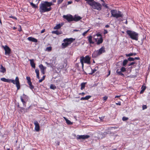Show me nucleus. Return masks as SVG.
<instances>
[{
	"label": "nucleus",
	"instance_id": "obj_1",
	"mask_svg": "<svg viewBox=\"0 0 150 150\" xmlns=\"http://www.w3.org/2000/svg\"><path fill=\"white\" fill-rule=\"evenodd\" d=\"M54 5L52 2L44 1L40 5L39 11L40 13H42L50 11L52 9L51 6Z\"/></svg>",
	"mask_w": 150,
	"mask_h": 150
},
{
	"label": "nucleus",
	"instance_id": "obj_2",
	"mask_svg": "<svg viewBox=\"0 0 150 150\" xmlns=\"http://www.w3.org/2000/svg\"><path fill=\"white\" fill-rule=\"evenodd\" d=\"M126 33L132 39L136 41L138 40V34L137 33L130 30H127Z\"/></svg>",
	"mask_w": 150,
	"mask_h": 150
},
{
	"label": "nucleus",
	"instance_id": "obj_3",
	"mask_svg": "<svg viewBox=\"0 0 150 150\" xmlns=\"http://www.w3.org/2000/svg\"><path fill=\"white\" fill-rule=\"evenodd\" d=\"M112 16L117 18L120 17H122L123 16V14L119 11H117L116 10H112L110 11Z\"/></svg>",
	"mask_w": 150,
	"mask_h": 150
},
{
	"label": "nucleus",
	"instance_id": "obj_4",
	"mask_svg": "<svg viewBox=\"0 0 150 150\" xmlns=\"http://www.w3.org/2000/svg\"><path fill=\"white\" fill-rule=\"evenodd\" d=\"M88 4L89 5L91 6L94 9L100 11L102 9L101 5L98 2L94 1L93 2V3Z\"/></svg>",
	"mask_w": 150,
	"mask_h": 150
},
{
	"label": "nucleus",
	"instance_id": "obj_5",
	"mask_svg": "<svg viewBox=\"0 0 150 150\" xmlns=\"http://www.w3.org/2000/svg\"><path fill=\"white\" fill-rule=\"evenodd\" d=\"M7 82L8 83H12L13 84H15L17 88V90H19L20 88L19 78L18 76L16 77L15 80L10 79H7Z\"/></svg>",
	"mask_w": 150,
	"mask_h": 150
},
{
	"label": "nucleus",
	"instance_id": "obj_6",
	"mask_svg": "<svg viewBox=\"0 0 150 150\" xmlns=\"http://www.w3.org/2000/svg\"><path fill=\"white\" fill-rule=\"evenodd\" d=\"M72 38H66L63 41L65 42L62 44V47L63 48H65L67 47L69 44H71L73 41L74 40Z\"/></svg>",
	"mask_w": 150,
	"mask_h": 150
},
{
	"label": "nucleus",
	"instance_id": "obj_7",
	"mask_svg": "<svg viewBox=\"0 0 150 150\" xmlns=\"http://www.w3.org/2000/svg\"><path fill=\"white\" fill-rule=\"evenodd\" d=\"M105 48L104 47H102L99 50L95 52L92 54L93 57H96L99 55L101 54L102 53L105 52Z\"/></svg>",
	"mask_w": 150,
	"mask_h": 150
},
{
	"label": "nucleus",
	"instance_id": "obj_8",
	"mask_svg": "<svg viewBox=\"0 0 150 150\" xmlns=\"http://www.w3.org/2000/svg\"><path fill=\"white\" fill-rule=\"evenodd\" d=\"M28 97L25 94H23L22 96H20V99L24 107H26V103L28 100Z\"/></svg>",
	"mask_w": 150,
	"mask_h": 150
},
{
	"label": "nucleus",
	"instance_id": "obj_9",
	"mask_svg": "<svg viewBox=\"0 0 150 150\" xmlns=\"http://www.w3.org/2000/svg\"><path fill=\"white\" fill-rule=\"evenodd\" d=\"M83 62V63H87L88 64H91L90 62V58L87 55L85 57H81L80 58V60L81 61V60Z\"/></svg>",
	"mask_w": 150,
	"mask_h": 150
},
{
	"label": "nucleus",
	"instance_id": "obj_10",
	"mask_svg": "<svg viewBox=\"0 0 150 150\" xmlns=\"http://www.w3.org/2000/svg\"><path fill=\"white\" fill-rule=\"evenodd\" d=\"M2 47L4 48L5 50V54L6 55H9L11 52V49L9 47L6 45L5 46L3 45L2 46Z\"/></svg>",
	"mask_w": 150,
	"mask_h": 150
},
{
	"label": "nucleus",
	"instance_id": "obj_11",
	"mask_svg": "<svg viewBox=\"0 0 150 150\" xmlns=\"http://www.w3.org/2000/svg\"><path fill=\"white\" fill-rule=\"evenodd\" d=\"M90 136L88 135H77V139H83L85 140L88 139L89 138Z\"/></svg>",
	"mask_w": 150,
	"mask_h": 150
},
{
	"label": "nucleus",
	"instance_id": "obj_12",
	"mask_svg": "<svg viewBox=\"0 0 150 150\" xmlns=\"http://www.w3.org/2000/svg\"><path fill=\"white\" fill-rule=\"evenodd\" d=\"M63 18L67 20L68 22H71L73 21V17L71 15H64Z\"/></svg>",
	"mask_w": 150,
	"mask_h": 150
},
{
	"label": "nucleus",
	"instance_id": "obj_13",
	"mask_svg": "<svg viewBox=\"0 0 150 150\" xmlns=\"http://www.w3.org/2000/svg\"><path fill=\"white\" fill-rule=\"evenodd\" d=\"M39 67L41 70L42 73L43 74H44L45 73V70L46 69V67H44L42 64L40 65H39Z\"/></svg>",
	"mask_w": 150,
	"mask_h": 150
},
{
	"label": "nucleus",
	"instance_id": "obj_14",
	"mask_svg": "<svg viewBox=\"0 0 150 150\" xmlns=\"http://www.w3.org/2000/svg\"><path fill=\"white\" fill-rule=\"evenodd\" d=\"M34 124L35 126V129L37 131H38L39 129V125L38 122L37 121H35L34 122Z\"/></svg>",
	"mask_w": 150,
	"mask_h": 150
},
{
	"label": "nucleus",
	"instance_id": "obj_15",
	"mask_svg": "<svg viewBox=\"0 0 150 150\" xmlns=\"http://www.w3.org/2000/svg\"><path fill=\"white\" fill-rule=\"evenodd\" d=\"M30 61V64L31 66L33 68L35 69V64L34 62L33 59H30L29 60Z\"/></svg>",
	"mask_w": 150,
	"mask_h": 150
},
{
	"label": "nucleus",
	"instance_id": "obj_16",
	"mask_svg": "<svg viewBox=\"0 0 150 150\" xmlns=\"http://www.w3.org/2000/svg\"><path fill=\"white\" fill-rule=\"evenodd\" d=\"M27 39L30 41L33 42H38V40L37 39L32 37H28Z\"/></svg>",
	"mask_w": 150,
	"mask_h": 150
},
{
	"label": "nucleus",
	"instance_id": "obj_17",
	"mask_svg": "<svg viewBox=\"0 0 150 150\" xmlns=\"http://www.w3.org/2000/svg\"><path fill=\"white\" fill-rule=\"evenodd\" d=\"M81 19V18L80 16L75 15L74 18L73 17V21H77L80 20Z\"/></svg>",
	"mask_w": 150,
	"mask_h": 150
},
{
	"label": "nucleus",
	"instance_id": "obj_18",
	"mask_svg": "<svg viewBox=\"0 0 150 150\" xmlns=\"http://www.w3.org/2000/svg\"><path fill=\"white\" fill-rule=\"evenodd\" d=\"M87 38H88V41L90 44H93L94 43V42L92 40V37L91 36H89V37H88Z\"/></svg>",
	"mask_w": 150,
	"mask_h": 150
},
{
	"label": "nucleus",
	"instance_id": "obj_19",
	"mask_svg": "<svg viewBox=\"0 0 150 150\" xmlns=\"http://www.w3.org/2000/svg\"><path fill=\"white\" fill-rule=\"evenodd\" d=\"M52 33L55 34L57 35H59L62 33V32L61 31H59L58 30H54L52 32Z\"/></svg>",
	"mask_w": 150,
	"mask_h": 150
},
{
	"label": "nucleus",
	"instance_id": "obj_20",
	"mask_svg": "<svg viewBox=\"0 0 150 150\" xmlns=\"http://www.w3.org/2000/svg\"><path fill=\"white\" fill-rule=\"evenodd\" d=\"M91 96H87L84 97H82L81 98V100H88L91 97Z\"/></svg>",
	"mask_w": 150,
	"mask_h": 150
},
{
	"label": "nucleus",
	"instance_id": "obj_21",
	"mask_svg": "<svg viewBox=\"0 0 150 150\" xmlns=\"http://www.w3.org/2000/svg\"><path fill=\"white\" fill-rule=\"evenodd\" d=\"M0 71L3 73L6 72V69L2 65L1 66Z\"/></svg>",
	"mask_w": 150,
	"mask_h": 150
},
{
	"label": "nucleus",
	"instance_id": "obj_22",
	"mask_svg": "<svg viewBox=\"0 0 150 150\" xmlns=\"http://www.w3.org/2000/svg\"><path fill=\"white\" fill-rule=\"evenodd\" d=\"M30 5L32 7L34 8H38V4H35L33 2H30Z\"/></svg>",
	"mask_w": 150,
	"mask_h": 150
},
{
	"label": "nucleus",
	"instance_id": "obj_23",
	"mask_svg": "<svg viewBox=\"0 0 150 150\" xmlns=\"http://www.w3.org/2000/svg\"><path fill=\"white\" fill-rule=\"evenodd\" d=\"M64 118L66 120L67 123V124L68 125H71L72 124V123L70 121L67 119L66 117H64Z\"/></svg>",
	"mask_w": 150,
	"mask_h": 150
},
{
	"label": "nucleus",
	"instance_id": "obj_24",
	"mask_svg": "<svg viewBox=\"0 0 150 150\" xmlns=\"http://www.w3.org/2000/svg\"><path fill=\"white\" fill-rule=\"evenodd\" d=\"M103 40L102 38L101 37L98 40L97 42V45H99L103 42Z\"/></svg>",
	"mask_w": 150,
	"mask_h": 150
},
{
	"label": "nucleus",
	"instance_id": "obj_25",
	"mask_svg": "<svg viewBox=\"0 0 150 150\" xmlns=\"http://www.w3.org/2000/svg\"><path fill=\"white\" fill-rule=\"evenodd\" d=\"M61 26H62V25H61L60 24H58L54 27V29H59L61 28Z\"/></svg>",
	"mask_w": 150,
	"mask_h": 150
},
{
	"label": "nucleus",
	"instance_id": "obj_26",
	"mask_svg": "<svg viewBox=\"0 0 150 150\" xmlns=\"http://www.w3.org/2000/svg\"><path fill=\"white\" fill-rule=\"evenodd\" d=\"M86 83L83 82L81 84V90H83V89H84Z\"/></svg>",
	"mask_w": 150,
	"mask_h": 150
},
{
	"label": "nucleus",
	"instance_id": "obj_27",
	"mask_svg": "<svg viewBox=\"0 0 150 150\" xmlns=\"http://www.w3.org/2000/svg\"><path fill=\"white\" fill-rule=\"evenodd\" d=\"M53 59L52 60V62L54 64V65L56 63V61H57V58L56 57H54L52 58Z\"/></svg>",
	"mask_w": 150,
	"mask_h": 150
},
{
	"label": "nucleus",
	"instance_id": "obj_28",
	"mask_svg": "<svg viewBox=\"0 0 150 150\" xmlns=\"http://www.w3.org/2000/svg\"><path fill=\"white\" fill-rule=\"evenodd\" d=\"M128 62V60L127 59H125L124 60L122 63V65L123 66H125L127 64V62Z\"/></svg>",
	"mask_w": 150,
	"mask_h": 150
},
{
	"label": "nucleus",
	"instance_id": "obj_29",
	"mask_svg": "<svg viewBox=\"0 0 150 150\" xmlns=\"http://www.w3.org/2000/svg\"><path fill=\"white\" fill-rule=\"evenodd\" d=\"M50 88L53 90H55L56 88V86L54 84H51L50 86Z\"/></svg>",
	"mask_w": 150,
	"mask_h": 150
},
{
	"label": "nucleus",
	"instance_id": "obj_30",
	"mask_svg": "<svg viewBox=\"0 0 150 150\" xmlns=\"http://www.w3.org/2000/svg\"><path fill=\"white\" fill-rule=\"evenodd\" d=\"M122 71H118V69H117L116 71V73L118 75H120L121 76H124V74L122 73Z\"/></svg>",
	"mask_w": 150,
	"mask_h": 150
},
{
	"label": "nucleus",
	"instance_id": "obj_31",
	"mask_svg": "<svg viewBox=\"0 0 150 150\" xmlns=\"http://www.w3.org/2000/svg\"><path fill=\"white\" fill-rule=\"evenodd\" d=\"M45 63L47 65H49L51 67H52L54 66V64H53V63H48V62H46Z\"/></svg>",
	"mask_w": 150,
	"mask_h": 150
},
{
	"label": "nucleus",
	"instance_id": "obj_32",
	"mask_svg": "<svg viewBox=\"0 0 150 150\" xmlns=\"http://www.w3.org/2000/svg\"><path fill=\"white\" fill-rule=\"evenodd\" d=\"M26 79L27 80L28 83L31 82L30 78V77L27 76L26 77Z\"/></svg>",
	"mask_w": 150,
	"mask_h": 150
},
{
	"label": "nucleus",
	"instance_id": "obj_33",
	"mask_svg": "<svg viewBox=\"0 0 150 150\" xmlns=\"http://www.w3.org/2000/svg\"><path fill=\"white\" fill-rule=\"evenodd\" d=\"M87 1V3L89 5L88 3H93V2L94 1V0H85Z\"/></svg>",
	"mask_w": 150,
	"mask_h": 150
},
{
	"label": "nucleus",
	"instance_id": "obj_34",
	"mask_svg": "<svg viewBox=\"0 0 150 150\" xmlns=\"http://www.w3.org/2000/svg\"><path fill=\"white\" fill-rule=\"evenodd\" d=\"M92 69L91 72L89 73V74L90 75L92 74H93L96 71V69L93 70L92 69Z\"/></svg>",
	"mask_w": 150,
	"mask_h": 150
},
{
	"label": "nucleus",
	"instance_id": "obj_35",
	"mask_svg": "<svg viewBox=\"0 0 150 150\" xmlns=\"http://www.w3.org/2000/svg\"><path fill=\"white\" fill-rule=\"evenodd\" d=\"M18 107L20 108V111L21 112H23L24 111L25 109L22 107H19V105H18Z\"/></svg>",
	"mask_w": 150,
	"mask_h": 150
},
{
	"label": "nucleus",
	"instance_id": "obj_36",
	"mask_svg": "<svg viewBox=\"0 0 150 150\" xmlns=\"http://www.w3.org/2000/svg\"><path fill=\"white\" fill-rule=\"evenodd\" d=\"M1 80L4 82H7V79L5 78H2L1 79Z\"/></svg>",
	"mask_w": 150,
	"mask_h": 150
},
{
	"label": "nucleus",
	"instance_id": "obj_37",
	"mask_svg": "<svg viewBox=\"0 0 150 150\" xmlns=\"http://www.w3.org/2000/svg\"><path fill=\"white\" fill-rule=\"evenodd\" d=\"M121 71L122 72L125 71H126V68L124 67H122L121 69Z\"/></svg>",
	"mask_w": 150,
	"mask_h": 150
},
{
	"label": "nucleus",
	"instance_id": "obj_38",
	"mask_svg": "<svg viewBox=\"0 0 150 150\" xmlns=\"http://www.w3.org/2000/svg\"><path fill=\"white\" fill-rule=\"evenodd\" d=\"M129 118L128 117H124L122 118V120L123 121H125L128 120Z\"/></svg>",
	"mask_w": 150,
	"mask_h": 150
},
{
	"label": "nucleus",
	"instance_id": "obj_39",
	"mask_svg": "<svg viewBox=\"0 0 150 150\" xmlns=\"http://www.w3.org/2000/svg\"><path fill=\"white\" fill-rule=\"evenodd\" d=\"M128 61H134V59L133 58L129 57L128 58V59H127Z\"/></svg>",
	"mask_w": 150,
	"mask_h": 150
},
{
	"label": "nucleus",
	"instance_id": "obj_40",
	"mask_svg": "<svg viewBox=\"0 0 150 150\" xmlns=\"http://www.w3.org/2000/svg\"><path fill=\"white\" fill-rule=\"evenodd\" d=\"M52 50V47H47L46 50L48 51H50Z\"/></svg>",
	"mask_w": 150,
	"mask_h": 150
},
{
	"label": "nucleus",
	"instance_id": "obj_41",
	"mask_svg": "<svg viewBox=\"0 0 150 150\" xmlns=\"http://www.w3.org/2000/svg\"><path fill=\"white\" fill-rule=\"evenodd\" d=\"M126 56L127 57H129L131 56H133V54H132V53H130L128 54H126Z\"/></svg>",
	"mask_w": 150,
	"mask_h": 150
},
{
	"label": "nucleus",
	"instance_id": "obj_42",
	"mask_svg": "<svg viewBox=\"0 0 150 150\" xmlns=\"http://www.w3.org/2000/svg\"><path fill=\"white\" fill-rule=\"evenodd\" d=\"M89 30H87L84 32L82 33V35L83 36H85L86 34L88 32Z\"/></svg>",
	"mask_w": 150,
	"mask_h": 150
},
{
	"label": "nucleus",
	"instance_id": "obj_43",
	"mask_svg": "<svg viewBox=\"0 0 150 150\" xmlns=\"http://www.w3.org/2000/svg\"><path fill=\"white\" fill-rule=\"evenodd\" d=\"M82 29H81L80 30L74 29L73 30V31L75 32L79 31L81 32H82Z\"/></svg>",
	"mask_w": 150,
	"mask_h": 150
},
{
	"label": "nucleus",
	"instance_id": "obj_44",
	"mask_svg": "<svg viewBox=\"0 0 150 150\" xmlns=\"http://www.w3.org/2000/svg\"><path fill=\"white\" fill-rule=\"evenodd\" d=\"M147 106L146 105H143V106H142V109L143 110H144L145 109H146L147 108Z\"/></svg>",
	"mask_w": 150,
	"mask_h": 150
},
{
	"label": "nucleus",
	"instance_id": "obj_45",
	"mask_svg": "<svg viewBox=\"0 0 150 150\" xmlns=\"http://www.w3.org/2000/svg\"><path fill=\"white\" fill-rule=\"evenodd\" d=\"M63 0H58L57 1V4H60L63 1Z\"/></svg>",
	"mask_w": 150,
	"mask_h": 150
},
{
	"label": "nucleus",
	"instance_id": "obj_46",
	"mask_svg": "<svg viewBox=\"0 0 150 150\" xmlns=\"http://www.w3.org/2000/svg\"><path fill=\"white\" fill-rule=\"evenodd\" d=\"M108 98V97L106 96H105L103 97V100L105 101Z\"/></svg>",
	"mask_w": 150,
	"mask_h": 150
},
{
	"label": "nucleus",
	"instance_id": "obj_47",
	"mask_svg": "<svg viewBox=\"0 0 150 150\" xmlns=\"http://www.w3.org/2000/svg\"><path fill=\"white\" fill-rule=\"evenodd\" d=\"M141 88L142 90H143V91H144V90H145L146 88V87L145 86H144L143 85L142 86Z\"/></svg>",
	"mask_w": 150,
	"mask_h": 150
},
{
	"label": "nucleus",
	"instance_id": "obj_48",
	"mask_svg": "<svg viewBox=\"0 0 150 150\" xmlns=\"http://www.w3.org/2000/svg\"><path fill=\"white\" fill-rule=\"evenodd\" d=\"M35 72L36 74H39V71L38 69H35Z\"/></svg>",
	"mask_w": 150,
	"mask_h": 150
},
{
	"label": "nucleus",
	"instance_id": "obj_49",
	"mask_svg": "<svg viewBox=\"0 0 150 150\" xmlns=\"http://www.w3.org/2000/svg\"><path fill=\"white\" fill-rule=\"evenodd\" d=\"M82 60L81 59V61H80V62L81 64L82 67L83 68V66H84L83 62L82 61Z\"/></svg>",
	"mask_w": 150,
	"mask_h": 150
},
{
	"label": "nucleus",
	"instance_id": "obj_50",
	"mask_svg": "<svg viewBox=\"0 0 150 150\" xmlns=\"http://www.w3.org/2000/svg\"><path fill=\"white\" fill-rule=\"evenodd\" d=\"M135 63V62H131V63L128 64V66H130L131 65H132L134 64Z\"/></svg>",
	"mask_w": 150,
	"mask_h": 150
},
{
	"label": "nucleus",
	"instance_id": "obj_51",
	"mask_svg": "<svg viewBox=\"0 0 150 150\" xmlns=\"http://www.w3.org/2000/svg\"><path fill=\"white\" fill-rule=\"evenodd\" d=\"M29 88L30 89L32 90L34 88V86L32 85H31L30 86H29Z\"/></svg>",
	"mask_w": 150,
	"mask_h": 150
},
{
	"label": "nucleus",
	"instance_id": "obj_52",
	"mask_svg": "<svg viewBox=\"0 0 150 150\" xmlns=\"http://www.w3.org/2000/svg\"><path fill=\"white\" fill-rule=\"evenodd\" d=\"M103 6H104L106 8H108V7L106 5H105V4H102Z\"/></svg>",
	"mask_w": 150,
	"mask_h": 150
},
{
	"label": "nucleus",
	"instance_id": "obj_53",
	"mask_svg": "<svg viewBox=\"0 0 150 150\" xmlns=\"http://www.w3.org/2000/svg\"><path fill=\"white\" fill-rule=\"evenodd\" d=\"M108 33V31L107 30H104V34H107Z\"/></svg>",
	"mask_w": 150,
	"mask_h": 150
},
{
	"label": "nucleus",
	"instance_id": "obj_54",
	"mask_svg": "<svg viewBox=\"0 0 150 150\" xmlns=\"http://www.w3.org/2000/svg\"><path fill=\"white\" fill-rule=\"evenodd\" d=\"M36 76H37V78L38 79H40L39 74H36Z\"/></svg>",
	"mask_w": 150,
	"mask_h": 150
},
{
	"label": "nucleus",
	"instance_id": "obj_55",
	"mask_svg": "<svg viewBox=\"0 0 150 150\" xmlns=\"http://www.w3.org/2000/svg\"><path fill=\"white\" fill-rule=\"evenodd\" d=\"M134 61L135 59L139 60V59L140 58L139 57H135V58H134Z\"/></svg>",
	"mask_w": 150,
	"mask_h": 150
},
{
	"label": "nucleus",
	"instance_id": "obj_56",
	"mask_svg": "<svg viewBox=\"0 0 150 150\" xmlns=\"http://www.w3.org/2000/svg\"><path fill=\"white\" fill-rule=\"evenodd\" d=\"M85 94V93L84 92H82V93H80L79 94V95H81L82 96H83Z\"/></svg>",
	"mask_w": 150,
	"mask_h": 150
},
{
	"label": "nucleus",
	"instance_id": "obj_57",
	"mask_svg": "<svg viewBox=\"0 0 150 150\" xmlns=\"http://www.w3.org/2000/svg\"><path fill=\"white\" fill-rule=\"evenodd\" d=\"M10 18H14V19H15L16 20L17 19V18L16 17H13V16H10Z\"/></svg>",
	"mask_w": 150,
	"mask_h": 150
},
{
	"label": "nucleus",
	"instance_id": "obj_58",
	"mask_svg": "<svg viewBox=\"0 0 150 150\" xmlns=\"http://www.w3.org/2000/svg\"><path fill=\"white\" fill-rule=\"evenodd\" d=\"M45 29H43V30H42V31L41 32V33H43L45 32Z\"/></svg>",
	"mask_w": 150,
	"mask_h": 150
},
{
	"label": "nucleus",
	"instance_id": "obj_59",
	"mask_svg": "<svg viewBox=\"0 0 150 150\" xmlns=\"http://www.w3.org/2000/svg\"><path fill=\"white\" fill-rule=\"evenodd\" d=\"M19 26H20V29H18V31H21L22 30L21 26L20 25H19Z\"/></svg>",
	"mask_w": 150,
	"mask_h": 150
},
{
	"label": "nucleus",
	"instance_id": "obj_60",
	"mask_svg": "<svg viewBox=\"0 0 150 150\" xmlns=\"http://www.w3.org/2000/svg\"><path fill=\"white\" fill-rule=\"evenodd\" d=\"M99 118L101 120H103V119H104V117H99Z\"/></svg>",
	"mask_w": 150,
	"mask_h": 150
},
{
	"label": "nucleus",
	"instance_id": "obj_61",
	"mask_svg": "<svg viewBox=\"0 0 150 150\" xmlns=\"http://www.w3.org/2000/svg\"><path fill=\"white\" fill-rule=\"evenodd\" d=\"M28 85H29V86H31V85H32V83L31 82H30L29 83H28Z\"/></svg>",
	"mask_w": 150,
	"mask_h": 150
},
{
	"label": "nucleus",
	"instance_id": "obj_62",
	"mask_svg": "<svg viewBox=\"0 0 150 150\" xmlns=\"http://www.w3.org/2000/svg\"><path fill=\"white\" fill-rule=\"evenodd\" d=\"M116 104L117 105H121V103L120 102H119L117 103H116Z\"/></svg>",
	"mask_w": 150,
	"mask_h": 150
},
{
	"label": "nucleus",
	"instance_id": "obj_63",
	"mask_svg": "<svg viewBox=\"0 0 150 150\" xmlns=\"http://www.w3.org/2000/svg\"><path fill=\"white\" fill-rule=\"evenodd\" d=\"M43 81V79H41L39 80V82L40 83V82H42Z\"/></svg>",
	"mask_w": 150,
	"mask_h": 150
},
{
	"label": "nucleus",
	"instance_id": "obj_64",
	"mask_svg": "<svg viewBox=\"0 0 150 150\" xmlns=\"http://www.w3.org/2000/svg\"><path fill=\"white\" fill-rule=\"evenodd\" d=\"M144 91H143V90H142L140 92V94L144 92Z\"/></svg>",
	"mask_w": 150,
	"mask_h": 150
}]
</instances>
